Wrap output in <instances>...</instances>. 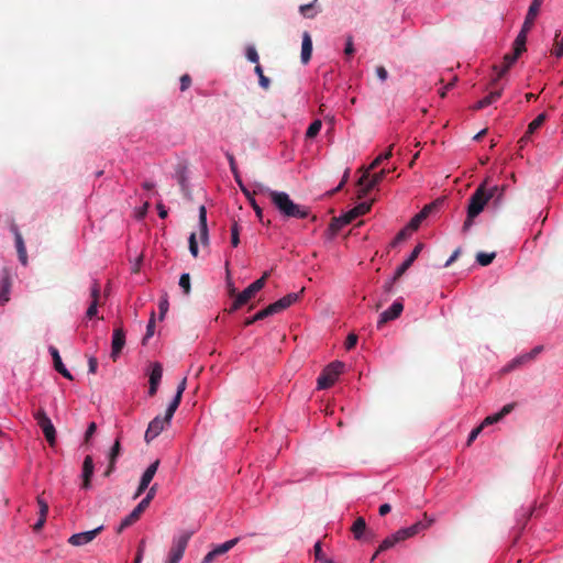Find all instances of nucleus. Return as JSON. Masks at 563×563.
Listing matches in <instances>:
<instances>
[{
  "mask_svg": "<svg viewBox=\"0 0 563 563\" xmlns=\"http://www.w3.org/2000/svg\"><path fill=\"white\" fill-rule=\"evenodd\" d=\"M321 128H322V122H321V120H319V119L314 120V121H313V122L308 126V129H307V131H306V137H307V139H314V137L319 134V132H320Z\"/></svg>",
  "mask_w": 563,
  "mask_h": 563,
  "instance_id": "nucleus-37",
  "label": "nucleus"
},
{
  "mask_svg": "<svg viewBox=\"0 0 563 563\" xmlns=\"http://www.w3.org/2000/svg\"><path fill=\"white\" fill-rule=\"evenodd\" d=\"M404 541L400 533L398 531H396L395 533L390 534L389 537H387L386 539H384L382 541V543L379 544L378 549L376 550V552L374 553L373 558H372V561L375 560L377 558V555L386 550H389L391 549L393 547H395L397 543Z\"/></svg>",
  "mask_w": 563,
  "mask_h": 563,
  "instance_id": "nucleus-20",
  "label": "nucleus"
},
{
  "mask_svg": "<svg viewBox=\"0 0 563 563\" xmlns=\"http://www.w3.org/2000/svg\"><path fill=\"white\" fill-rule=\"evenodd\" d=\"M542 3H543V0H533L532 3L530 4L527 15H526V19H525V22L522 24L523 26H526V29L533 27L534 20L539 14Z\"/></svg>",
  "mask_w": 563,
  "mask_h": 563,
  "instance_id": "nucleus-21",
  "label": "nucleus"
},
{
  "mask_svg": "<svg viewBox=\"0 0 563 563\" xmlns=\"http://www.w3.org/2000/svg\"><path fill=\"white\" fill-rule=\"evenodd\" d=\"M228 161H229V164H230V169L234 176V179L238 184H241V176H240V173L238 170V166H236V163H235V159H234V156L231 154V153H227L225 154Z\"/></svg>",
  "mask_w": 563,
  "mask_h": 563,
  "instance_id": "nucleus-40",
  "label": "nucleus"
},
{
  "mask_svg": "<svg viewBox=\"0 0 563 563\" xmlns=\"http://www.w3.org/2000/svg\"><path fill=\"white\" fill-rule=\"evenodd\" d=\"M357 343V335L354 333H351L347 335L345 341V347L346 350H352Z\"/></svg>",
  "mask_w": 563,
  "mask_h": 563,
  "instance_id": "nucleus-57",
  "label": "nucleus"
},
{
  "mask_svg": "<svg viewBox=\"0 0 563 563\" xmlns=\"http://www.w3.org/2000/svg\"><path fill=\"white\" fill-rule=\"evenodd\" d=\"M404 310L401 301L396 300L387 310L380 313L377 321V328H383L387 322L397 319Z\"/></svg>",
  "mask_w": 563,
  "mask_h": 563,
  "instance_id": "nucleus-10",
  "label": "nucleus"
},
{
  "mask_svg": "<svg viewBox=\"0 0 563 563\" xmlns=\"http://www.w3.org/2000/svg\"><path fill=\"white\" fill-rule=\"evenodd\" d=\"M299 12L302 16L313 19L317 14L313 3L302 4L299 7Z\"/></svg>",
  "mask_w": 563,
  "mask_h": 563,
  "instance_id": "nucleus-41",
  "label": "nucleus"
},
{
  "mask_svg": "<svg viewBox=\"0 0 563 563\" xmlns=\"http://www.w3.org/2000/svg\"><path fill=\"white\" fill-rule=\"evenodd\" d=\"M191 85V77L188 74H185L180 77V90H187Z\"/></svg>",
  "mask_w": 563,
  "mask_h": 563,
  "instance_id": "nucleus-55",
  "label": "nucleus"
},
{
  "mask_svg": "<svg viewBox=\"0 0 563 563\" xmlns=\"http://www.w3.org/2000/svg\"><path fill=\"white\" fill-rule=\"evenodd\" d=\"M547 114H539L532 122L529 123L528 129L525 135L520 139V143H526L529 141L530 136L545 122Z\"/></svg>",
  "mask_w": 563,
  "mask_h": 563,
  "instance_id": "nucleus-25",
  "label": "nucleus"
},
{
  "mask_svg": "<svg viewBox=\"0 0 563 563\" xmlns=\"http://www.w3.org/2000/svg\"><path fill=\"white\" fill-rule=\"evenodd\" d=\"M482 430H483V426H478V427L474 428V429L471 431L470 435H468V439H467V443H466V444H467V445H471V444H472V442H473V441L478 437V434L482 432Z\"/></svg>",
  "mask_w": 563,
  "mask_h": 563,
  "instance_id": "nucleus-59",
  "label": "nucleus"
},
{
  "mask_svg": "<svg viewBox=\"0 0 563 563\" xmlns=\"http://www.w3.org/2000/svg\"><path fill=\"white\" fill-rule=\"evenodd\" d=\"M345 225H346V223L342 222L341 216H340V217L332 218L329 227H330V230L332 231V233H338Z\"/></svg>",
  "mask_w": 563,
  "mask_h": 563,
  "instance_id": "nucleus-44",
  "label": "nucleus"
},
{
  "mask_svg": "<svg viewBox=\"0 0 563 563\" xmlns=\"http://www.w3.org/2000/svg\"><path fill=\"white\" fill-rule=\"evenodd\" d=\"M351 531L356 540L374 538V533L367 530L366 521L358 517L351 527Z\"/></svg>",
  "mask_w": 563,
  "mask_h": 563,
  "instance_id": "nucleus-18",
  "label": "nucleus"
},
{
  "mask_svg": "<svg viewBox=\"0 0 563 563\" xmlns=\"http://www.w3.org/2000/svg\"><path fill=\"white\" fill-rule=\"evenodd\" d=\"M148 506L145 505L142 500L137 504V506L121 521L118 532H121L125 528L130 527L134 522H136L141 515L146 510Z\"/></svg>",
  "mask_w": 563,
  "mask_h": 563,
  "instance_id": "nucleus-15",
  "label": "nucleus"
},
{
  "mask_svg": "<svg viewBox=\"0 0 563 563\" xmlns=\"http://www.w3.org/2000/svg\"><path fill=\"white\" fill-rule=\"evenodd\" d=\"M260 192L267 195L277 210L286 218L305 219L309 216L307 207L295 203L289 195L284 191L272 190L261 186Z\"/></svg>",
  "mask_w": 563,
  "mask_h": 563,
  "instance_id": "nucleus-1",
  "label": "nucleus"
},
{
  "mask_svg": "<svg viewBox=\"0 0 563 563\" xmlns=\"http://www.w3.org/2000/svg\"><path fill=\"white\" fill-rule=\"evenodd\" d=\"M154 475L151 474L148 471L145 470L143 473L139 487L133 496L134 499L139 498L148 487L150 483L152 482Z\"/></svg>",
  "mask_w": 563,
  "mask_h": 563,
  "instance_id": "nucleus-32",
  "label": "nucleus"
},
{
  "mask_svg": "<svg viewBox=\"0 0 563 563\" xmlns=\"http://www.w3.org/2000/svg\"><path fill=\"white\" fill-rule=\"evenodd\" d=\"M492 199L487 195V179L483 181L472 194L468 200L467 217L463 224V231L466 232L473 225L474 219L484 210L485 206Z\"/></svg>",
  "mask_w": 563,
  "mask_h": 563,
  "instance_id": "nucleus-2",
  "label": "nucleus"
},
{
  "mask_svg": "<svg viewBox=\"0 0 563 563\" xmlns=\"http://www.w3.org/2000/svg\"><path fill=\"white\" fill-rule=\"evenodd\" d=\"M313 551H314V558H316V560H318V561H320V562L324 563V559H327V558H325V555H324V553H323V551H322V547H321V543H320V542H317V543L314 544V547H313Z\"/></svg>",
  "mask_w": 563,
  "mask_h": 563,
  "instance_id": "nucleus-52",
  "label": "nucleus"
},
{
  "mask_svg": "<svg viewBox=\"0 0 563 563\" xmlns=\"http://www.w3.org/2000/svg\"><path fill=\"white\" fill-rule=\"evenodd\" d=\"M121 453V444L119 439L115 440L114 444L111 448L110 454H109V466L107 471L104 472L106 476H109L114 471V464L118 459V456Z\"/></svg>",
  "mask_w": 563,
  "mask_h": 563,
  "instance_id": "nucleus-28",
  "label": "nucleus"
},
{
  "mask_svg": "<svg viewBox=\"0 0 563 563\" xmlns=\"http://www.w3.org/2000/svg\"><path fill=\"white\" fill-rule=\"evenodd\" d=\"M246 58L251 62V63H255V64H258V54H257V51L255 49L254 46H247L246 48Z\"/></svg>",
  "mask_w": 563,
  "mask_h": 563,
  "instance_id": "nucleus-49",
  "label": "nucleus"
},
{
  "mask_svg": "<svg viewBox=\"0 0 563 563\" xmlns=\"http://www.w3.org/2000/svg\"><path fill=\"white\" fill-rule=\"evenodd\" d=\"M175 412L168 413V408L166 409L165 416H156L150 423L145 431L144 439L147 443L154 440L156 437L161 434V432L165 429L166 426H169L173 416Z\"/></svg>",
  "mask_w": 563,
  "mask_h": 563,
  "instance_id": "nucleus-6",
  "label": "nucleus"
},
{
  "mask_svg": "<svg viewBox=\"0 0 563 563\" xmlns=\"http://www.w3.org/2000/svg\"><path fill=\"white\" fill-rule=\"evenodd\" d=\"M10 278L5 276L0 284V298L2 299L3 303L9 301V292H10Z\"/></svg>",
  "mask_w": 563,
  "mask_h": 563,
  "instance_id": "nucleus-36",
  "label": "nucleus"
},
{
  "mask_svg": "<svg viewBox=\"0 0 563 563\" xmlns=\"http://www.w3.org/2000/svg\"><path fill=\"white\" fill-rule=\"evenodd\" d=\"M272 310L273 309H271V307L268 305L266 308H264V309L260 310L258 312H256L253 317L247 318L244 321V325L249 327V325L253 324L256 321H260V320H263V319H265V318H267L269 316H273L274 313H273Z\"/></svg>",
  "mask_w": 563,
  "mask_h": 563,
  "instance_id": "nucleus-33",
  "label": "nucleus"
},
{
  "mask_svg": "<svg viewBox=\"0 0 563 563\" xmlns=\"http://www.w3.org/2000/svg\"><path fill=\"white\" fill-rule=\"evenodd\" d=\"M268 276L269 273L265 272L261 278L253 282L242 292H240L235 300L233 301L232 307L230 308V312L235 311L240 309L243 305L247 303L255 296V294L265 286Z\"/></svg>",
  "mask_w": 563,
  "mask_h": 563,
  "instance_id": "nucleus-3",
  "label": "nucleus"
},
{
  "mask_svg": "<svg viewBox=\"0 0 563 563\" xmlns=\"http://www.w3.org/2000/svg\"><path fill=\"white\" fill-rule=\"evenodd\" d=\"M97 307H98V302L96 300H92L90 306L87 309V312H86V316L89 319L93 318L97 314V311H98Z\"/></svg>",
  "mask_w": 563,
  "mask_h": 563,
  "instance_id": "nucleus-63",
  "label": "nucleus"
},
{
  "mask_svg": "<svg viewBox=\"0 0 563 563\" xmlns=\"http://www.w3.org/2000/svg\"><path fill=\"white\" fill-rule=\"evenodd\" d=\"M34 419L36 420L37 424L42 429L45 439L49 443L51 446H53L56 442V430L54 424L52 423L51 419L44 411V409H38L34 413Z\"/></svg>",
  "mask_w": 563,
  "mask_h": 563,
  "instance_id": "nucleus-7",
  "label": "nucleus"
},
{
  "mask_svg": "<svg viewBox=\"0 0 563 563\" xmlns=\"http://www.w3.org/2000/svg\"><path fill=\"white\" fill-rule=\"evenodd\" d=\"M103 530V526H99L93 530L75 533L69 537L68 543L74 547H82L92 542L96 537Z\"/></svg>",
  "mask_w": 563,
  "mask_h": 563,
  "instance_id": "nucleus-9",
  "label": "nucleus"
},
{
  "mask_svg": "<svg viewBox=\"0 0 563 563\" xmlns=\"http://www.w3.org/2000/svg\"><path fill=\"white\" fill-rule=\"evenodd\" d=\"M500 96H501V91L500 90L493 91L489 95H487L486 97H484L483 99L478 100L473 106V109L474 110H482V109L488 107L489 104L494 103L495 101H497L500 98Z\"/></svg>",
  "mask_w": 563,
  "mask_h": 563,
  "instance_id": "nucleus-30",
  "label": "nucleus"
},
{
  "mask_svg": "<svg viewBox=\"0 0 563 563\" xmlns=\"http://www.w3.org/2000/svg\"><path fill=\"white\" fill-rule=\"evenodd\" d=\"M433 523V519H428L427 521H417L416 523L411 525L410 527L399 529L398 532L400 533L402 540H407L411 537H415L416 534L420 533L421 531L426 530Z\"/></svg>",
  "mask_w": 563,
  "mask_h": 563,
  "instance_id": "nucleus-14",
  "label": "nucleus"
},
{
  "mask_svg": "<svg viewBox=\"0 0 563 563\" xmlns=\"http://www.w3.org/2000/svg\"><path fill=\"white\" fill-rule=\"evenodd\" d=\"M199 239L202 244L209 241L208 227H207V210L205 206L199 208Z\"/></svg>",
  "mask_w": 563,
  "mask_h": 563,
  "instance_id": "nucleus-24",
  "label": "nucleus"
},
{
  "mask_svg": "<svg viewBox=\"0 0 563 563\" xmlns=\"http://www.w3.org/2000/svg\"><path fill=\"white\" fill-rule=\"evenodd\" d=\"M344 364L335 361L330 363L319 375L317 379L318 389H327L331 387L342 373Z\"/></svg>",
  "mask_w": 563,
  "mask_h": 563,
  "instance_id": "nucleus-5",
  "label": "nucleus"
},
{
  "mask_svg": "<svg viewBox=\"0 0 563 563\" xmlns=\"http://www.w3.org/2000/svg\"><path fill=\"white\" fill-rule=\"evenodd\" d=\"M154 316H155V313H154V312H152V314H151V319H150L148 324H147V327H146V334H145L144 340H146V339L151 338V336L154 334V327H155V319H154Z\"/></svg>",
  "mask_w": 563,
  "mask_h": 563,
  "instance_id": "nucleus-53",
  "label": "nucleus"
},
{
  "mask_svg": "<svg viewBox=\"0 0 563 563\" xmlns=\"http://www.w3.org/2000/svg\"><path fill=\"white\" fill-rule=\"evenodd\" d=\"M152 369L150 373V387H148V395L151 397L155 396L163 376V366L161 363L155 362L151 365Z\"/></svg>",
  "mask_w": 563,
  "mask_h": 563,
  "instance_id": "nucleus-13",
  "label": "nucleus"
},
{
  "mask_svg": "<svg viewBox=\"0 0 563 563\" xmlns=\"http://www.w3.org/2000/svg\"><path fill=\"white\" fill-rule=\"evenodd\" d=\"M356 218H357V216H356V213L354 212L353 209L349 210L346 213L341 216L342 222L346 223V224L351 223Z\"/></svg>",
  "mask_w": 563,
  "mask_h": 563,
  "instance_id": "nucleus-54",
  "label": "nucleus"
},
{
  "mask_svg": "<svg viewBox=\"0 0 563 563\" xmlns=\"http://www.w3.org/2000/svg\"><path fill=\"white\" fill-rule=\"evenodd\" d=\"M515 408V404H507L505 405L499 412H497V415L499 416L500 420L507 416L508 413H510Z\"/></svg>",
  "mask_w": 563,
  "mask_h": 563,
  "instance_id": "nucleus-60",
  "label": "nucleus"
},
{
  "mask_svg": "<svg viewBox=\"0 0 563 563\" xmlns=\"http://www.w3.org/2000/svg\"><path fill=\"white\" fill-rule=\"evenodd\" d=\"M37 505H38V515L47 516L48 514V504L41 497H37Z\"/></svg>",
  "mask_w": 563,
  "mask_h": 563,
  "instance_id": "nucleus-50",
  "label": "nucleus"
},
{
  "mask_svg": "<svg viewBox=\"0 0 563 563\" xmlns=\"http://www.w3.org/2000/svg\"><path fill=\"white\" fill-rule=\"evenodd\" d=\"M505 186H493L487 188V195L492 196L490 200H494V205H499L503 201Z\"/></svg>",
  "mask_w": 563,
  "mask_h": 563,
  "instance_id": "nucleus-34",
  "label": "nucleus"
},
{
  "mask_svg": "<svg viewBox=\"0 0 563 563\" xmlns=\"http://www.w3.org/2000/svg\"><path fill=\"white\" fill-rule=\"evenodd\" d=\"M96 430H97V424L95 422H90L86 430V433H85L86 442H88L89 439L95 434Z\"/></svg>",
  "mask_w": 563,
  "mask_h": 563,
  "instance_id": "nucleus-64",
  "label": "nucleus"
},
{
  "mask_svg": "<svg viewBox=\"0 0 563 563\" xmlns=\"http://www.w3.org/2000/svg\"><path fill=\"white\" fill-rule=\"evenodd\" d=\"M495 257H496L495 252H493V253L479 252L476 255V261L479 265L487 266L494 261Z\"/></svg>",
  "mask_w": 563,
  "mask_h": 563,
  "instance_id": "nucleus-38",
  "label": "nucleus"
},
{
  "mask_svg": "<svg viewBox=\"0 0 563 563\" xmlns=\"http://www.w3.org/2000/svg\"><path fill=\"white\" fill-rule=\"evenodd\" d=\"M354 52H355V49H354L353 36L347 35L346 42H345V47H344V54L346 57H351V56H353Z\"/></svg>",
  "mask_w": 563,
  "mask_h": 563,
  "instance_id": "nucleus-48",
  "label": "nucleus"
},
{
  "mask_svg": "<svg viewBox=\"0 0 563 563\" xmlns=\"http://www.w3.org/2000/svg\"><path fill=\"white\" fill-rule=\"evenodd\" d=\"M156 492H157V485L155 484L148 489L146 496L142 499V501L145 503L146 506H148L150 503L154 499Z\"/></svg>",
  "mask_w": 563,
  "mask_h": 563,
  "instance_id": "nucleus-51",
  "label": "nucleus"
},
{
  "mask_svg": "<svg viewBox=\"0 0 563 563\" xmlns=\"http://www.w3.org/2000/svg\"><path fill=\"white\" fill-rule=\"evenodd\" d=\"M49 352L52 354V357H53V362H54V367L55 369L60 374L63 375L65 378L71 380L73 379V375L70 374V372L65 367V365L63 364L62 362V358H60V355L58 353V350L54 346H51L49 347Z\"/></svg>",
  "mask_w": 563,
  "mask_h": 563,
  "instance_id": "nucleus-22",
  "label": "nucleus"
},
{
  "mask_svg": "<svg viewBox=\"0 0 563 563\" xmlns=\"http://www.w3.org/2000/svg\"><path fill=\"white\" fill-rule=\"evenodd\" d=\"M168 306H169V303H168L167 297H164L159 300L158 308H159L161 319H163L165 313L167 312Z\"/></svg>",
  "mask_w": 563,
  "mask_h": 563,
  "instance_id": "nucleus-56",
  "label": "nucleus"
},
{
  "mask_svg": "<svg viewBox=\"0 0 563 563\" xmlns=\"http://www.w3.org/2000/svg\"><path fill=\"white\" fill-rule=\"evenodd\" d=\"M435 208L433 203L424 206L409 222L408 229L411 231L417 230L423 220H426L432 210Z\"/></svg>",
  "mask_w": 563,
  "mask_h": 563,
  "instance_id": "nucleus-19",
  "label": "nucleus"
},
{
  "mask_svg": "<svg viewBox=\"0 0 563 563\" xmlns=\"http://www.w3.org/2000/svg\"><path fill=\"white\" fill-rule=\"evenodd\" d=\"M189 251L194 257L198 256L199 250L196 233H191L189 236Z\"/></svg>",
  "mask_w": 563,
  "mask_h": 563,
  "instance_id": "nucleus-47",
  "label": "nucleus"
},
{
  "mask_svg": "<svg viewBox=\"0 0 563 563\" xmlns=\"http://www.w3.org/2000/svg\"><path fill=\"white\" fill-rule=\"evenodd\" d=\"M312 54V40L310 34L306 31L302 34V44H301V62L303 64H308Z\"/></svg>",
  "mask_w": 563,
  "mask_h": 563,
  "instance_id": "nucleus-26",
  "label": "nucleus"
},
{
  "mask_svg": "<svg viewBox=\"0 0 563 563\" xmlns=\"http://www.w3.org/2000/svg\"><path fill=\"white\" fill-rule=\"evenodd\" d=\"M372 202H361L353 208L357 217L367 213L371 210Z\"/></svg>",
  "mask_w": 563,
  "mask_h": 563,
  "instance_id": "nucleus-46",
  "label": "nucleus"
},
{
  "mask_svg": "<svg viewBox=\"0 0 563 563\" xmlns=\"http://www.w3.org/2000/svg\"><path fill=\"white\" fill-rule=\"evenodd\" d=\"M423 243H418L415 249L412 250L409 257L396 269L394 275V280L399 279L409 269V267L413 264V262L419 256L420 252L423 249Z\"/></svg>",
  "mask_w": 563,
  "mask_h": 563,
  "instance_id": "nucleus-16",
  "label": "nucleus"
},
{
  "mask_svg": "<svg viewBox=\"0 0 563 563\" xmlns=\"http://www.w3.org/2000/svg\"><path fill=\"white\" fill-rule=\"evenodd\" d=\"M250 203H251L252 208L254 209L258 220L262 223H264V221H263V209L256 203L255 199H250Z\"/></svg>",
  "mask_w": 563,
  "mask_h": 563,
  "instance_id": "nucleus-58",
  "label": "nucleus"
},
{
  "mask_svg": "<svg viewBox=\"0 0 563 563\" xmlns=\"http://www.w3.org/2000/svg\"><path fill=\"white\" fill-rule=\"evenodd\" d=\"M179 286L184 290L185 295L190 292V275L185 273L179 278Z\"/></svg>",
  "mask_w": 563,
  "mask_h": 563,
  "instance_id": "nucleus-43",
  "label": "nucleus"
},
{
  "mask_svg": "<svg viewBox=\"0 0 563 563\" xmlns=\"http://www.w3.org/2000/svg\"><path fill=\"white\" fill-rule=\"evenodd\" d=\"M391 155H393V145H390L385 153L378 155L372 162V164L369 165L368 169H374V168L378 167L383 161L388 159L389 157H391Z\"/></svg>",
  "mask_w": 563,
  "mask_h": 563,
  "instance_id": "nucleus-39",
  "label": "nucleus"
},
{
  "mask_svg": "<svg viewBox=\"0 0 563 563\" xmlns=\"http://www.w3.org/2000/svg\"><path fill=\"white\" fill-rule=\"evenodd\" d=\"M240 243V227L238 222H233L231 227V244L236 247Z\"/></svg>",
  "mask_w": 563,
  "mask_h": 563,
  "instance_id": "nucleus-42",
  "label": "nucleus"
},
{
  "mask_svg": "<svg viewBox=\"0 0 563 563\" xmlns=\"http://www.w3.org/2000/svg\"><path fill=\"white\" fill-rule=\"evenodd\" d=\"M389 173V170H386V169H382L380 172L378 173H375L371 179L367 181L366 185H364L365 180H367L368 178V172L366 174H364L360 179H358V186L361 187L360 190H358V198L362 199L364 197H366L368 195V192L376 186L378 185L384 178L385 176Z\"/></svg>",
  "mask_w": 563,
  "mask_h": 563,
  "instance_id": "nucleus-8",
  "label": "nucleus"
},
{
  "mask_svg": "<svg viewBox=\"0 0 563 563\" xmlns=\"http://www.w3.org/2000/svg\"><path fill=\"white\" fill-rule=\"evenodd\" d=\"M305 288H301L298 292H290L283 298L278 299L277 301L269 305L271 309H273V313H278L288 307H290L292 303H295L303 292Z\"/></svg>",
  "mask_w": 563,
  "mask_h": 563,
  "instance_id": "nucleus-11",
  "label": "nucleus"
},
{
  "mask_svg": "<svg viewBox=\"0 0 563 563\" xmlns=\"http://www.w3.org/2000/svg\"><path fill=\"white\" fill-rule=\"evenodd\" d=\"M238 542H239V539L234 538V539L229 540L222 544H219L213 549V554H216L217 556L222 555V554L227 553L228 551H230Z\"/></svg>",
  "mask_w": 563,
  "mask_h": 563,
  "instance_id": "nucleus-35",
  "label": "nucleus"
},
{
  "mask_svg": "<svg viewBox=\"0 0 563 563\" xmlns=\"http://www.w3.org/2000/svg\"><path fill=\"white\" fill-rule=\"evenodd\" d=\"M192 534V531H184L178 537L174 538L172 547L168 552V558L166 561L167 563L180 562Z\"/></svg>",
  "mask_w": 563,
  "mask_h": 563,
  "instance_id": "nucleus-4",
  "label": "nucleus"
},
{
  "mask_svg": "<svg viewBox=\"0 0 563 563\" xmlns=\"http://www.w3.org/2000/svg\"><path fill=\"white\" fill-rule=\"evenodd\" d=\"M530 30L531 29H526V26L522 25L519 34L517 35L514 42V51H517V54H522V52L526 51L527 35Z\"/></svg>",
  "mask_w": 563,
  "mask_h": 563,
  "instance_id": "nucleus-29",
  "label": "nucleus"
},
{
  "mask_svg": "<svg viewBox=\"0 0 563 563\" xmlns=\"http://www.w3.org/2000/svg\"><path fill=\"white\" fill-rule=\"evenodd\" d=\"M11 232L14 234L15 247H16L19 261L23 266H26L27 265V253H26V247H25L22 234L20 233V231L15 224L11 225Z\"/></svg>",
  "mask_w": 563,
  "mask_h": 563,
  "instance_id": "nucleus-17",
  "label": "nucleus"
},
{
  "mask_svg": "<svg viewBox=\"0 0 563 563\" xmlns=\"http://www.w3.org/2000/svg\"><path fill=\"white\" fill-rule=\"evenodd\" d=\"M100 296V284L95 280L91 287V298L98 302Z\"/></svg>",
  "mask_w": 563,
  "mask_h": 563,
  "instance_id": "nucleus-62",
  "label": "nucleus"
},
{
  "mask_svg": "<svg viewBox=\"0 0 563 563\" xmlns=\"http://www.w3.org/2000/svg\"><path fill=\"white\" fill-rule=\"evenodd\" d=\"M93 474V460L90 455H87L82 463V488L87 489L90 487V479Z\"/></svg>",
  "mask_w": 563,
  "mask_h": 563,
  "instance_id": "nucleus-23",
  "label": "nucleus"
},
{
  "mask_svg": "<svg viewBox=\"0 0 563 563\" xmlns=\"http://www.w3.org/2000/svg\"><path fill=\"white\" fill-rule=\"evenodd\" d=\"M542 351V346H536L530 353L525 354L516 360L517 363H523L534 358Z\"/></svg>",
  "mask_w": 563,
  "mask_h": 563,
  "instance_id": "nucleus-45",
  "label": "nucleus"
},
{
  "mask_svg": "<svg viewBox=\"0 0 563 563\" xmlns=\"http://www.w3.org/2000/svg\"><path fill=\"white\" fill-rule=\"evenodd\" d=\"M520 55L521 54H517V51H514L511 54L508 53L504 56L503 68L498 74V78L503 77L509 70V68L515 64Z\"/></svg>",
  "mask_w": 563,
  "mask_h": 563,
  "instance_id": "nucleus-31",
  "label": "nucleus"
},
{
  "mask_svg": "<svg viewBox=\"0 0 563 563\" xmlns=\"http://www.w3.org/2000/svg\"><path fill=\"white\" fill-rule=\"evenodd\" d=\"M125 345V332L123 328H115L113 330L112 343H111V357L117 361L122 349Z\"/></svg>",
  "mask_w": 563,
  "mask_h": 563,
  "instance_id": "nucleus-12",
  "label": "nucleus"
},
{
  "mask_svg": "<svg viewBox=\"0 0 563 563\" xmlns=\"http://www.w3.org/2000/svg\"><path fill=\"white\" fill-rule=\"evenodd\" d=\"M186 385H187V378L184 377L177 386V390H176V395H175L174 399L168 405V413L169 415L177 410V408L181 401L183 394L186 389Z\"/></svg>",
  "mask_w": 563,
  "mask_h": 563,
  "instance_id": "nucleus-27",
  "label": "nucleus"
},
{
  "mask_svg": "<svg viewBox=\"0 0 563 563\" xmlns=\"http://www.w3.org/2000/svg\"><path fill=\"white\" fill-rule=\"evenodd\" d=\"M408 230H409V229H408V227H407V228L402 229L401 231H399V232L397 233V235L395 236L393 244L395 245V244H397V243H399V242H401V241L406 240V239H407V236H408Z\"/></svg>",
  "mask_w": 563,
  "mask_h": 563,
  "instance_id": "nucleus-61",
  "label": "nucleus"
}]
</instances>
